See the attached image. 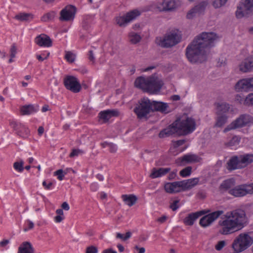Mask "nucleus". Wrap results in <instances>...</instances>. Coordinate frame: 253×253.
<instances>
[{"mask_svg": "<svg viewBox=\"0 0 253 253\" xmlns=\"http://www.w3.org/2000/svg\"><path fill=\"white\" fill-rule=\"evenodd\" d=\"M174 125L176 127L177 132H181L184 135L193 132L196 129V122L191 117L176 120L174 122Z\"/></svg>", "mask_w": 253, "mask_h": 253, "instance_id": "obj_7", "label": "nucleus"}, {"mask_svg": "<svg viewBox=\"0 0 253 253\" xmlns=\"http://www.w3.org/2000/svg\"><path fill=\"white\" fill-rule=\"evenodd\" d=\"M176 176V171H172L171 172L168 176L169 180H172L174 179Z\"/></svg>", "mask_w": 253, "mask_h": 253, "instance_id": "obj_59", "label": "nucleus"}, {"mask_svg": "<svg viewBox=\"0 0 253 253\" xmlns=\"http://www.w3.org/2000/svg\"><path fill=\"white\" fill-rule=\"evenodd\" d=\"M226 242L224 240L218 241L215 245V249L217 251H221L226 245Z\"/></svg>", "mask_w": 253, "mask_h": 253, "instance_id": "obj_47", "label": "nucleus"}, {"mask_svg": "<svg viewBox=\"0 0 253 253\" xmlns=\"http://www.w3.org/2000/svg\"><path fill=\"white\" fill-rule=\"evenodd\" d=\"M88 59L90 61L92 62L93 63L94 62L95 58L92 50H89L88 52Z\"/></svg>", "mask_w": 253, "mask_h": 253, "instance_id": "obj_56", "label": "nucleus"}, {"mask_svg": "<svg viewBox=\"0 0 253 253\" xmlns=\"http://www.w3.org/2000/svg\"><path fill=\"white\" fill-rule=\"evenodd\" d=\"M81 152L80 150L74 149L72 150V152L70 154V157H74L75 156H77Z\"/></svg>", "mask_w": 253, "mask_h": 253, "instance_id": "obj_57", "label": "nucleus"}, {"mask_svg": "<svg viewBox=\"0 0 253 253\" xmlns=\"http://www.w3.org/2000/svg\"><path fill=\"white\" fill-rule=\"evenodd\" d=\"M217 38L213 32H203L197 36L186 47V55L188 60L193 63L206 61L209 49L214 45Z\"/></svg>", "mask_w": 253, "mask_h": 253, "instance_id": "obj_1", "label": "nucleus"}, {"mask_svg": "<svg viewBox=\"0 0 253 253\" xmlns=\"http://www.w3.org/2000/svg\"><path fill=\"white\" fill-rule=\"evenodd\" d=\"M178 0H163L158 2L156 8L159 11H170L176 9L179 5Z\"/></svg>", "mask_w": 253, "mask_h": 253, "instance_id": "obj_12", "label": "nucleus"}, {"mask_svg": "<svg viewBox=\"0 0 253 253\" xmlns=\"http://www.w3.org/2000/svg\"><path fill=\"white\" fill-rule=\"evenodd\" d=\"M253 10V0H241L236 11V16L241 18Z\"/></svg>", "mask_w": 253, "mask_h": 253, "instance_id": "obj_10", "label": "nucleus"}, {"mask_svg": "<svg viewBox=\"0 0 253 253\" xmlns=\"http://www.w3.org/2000/svg\"><path fill=\"white\" fill-rule=\"evenodd\" d=\"M207 5V3L206 2L203 1L198 5L195 6L187 13L186 16L187 18L188 19H191L197 14H200L202 13L205 10Z\"/></svg>", "mask_w": 253, "mask_h": 253, "instance_id": "obj_24", "label": "nucleus"}, {"mask_svg": "<svg viewBox=\"0 0 253 253\" xmlns=\"http://www.w3.org/2000/svg\"><path fill=\"white\" fill-rule=\"evenodd\" d=\"M65 58L70 63H73L76 59V55L71 51H66Z\"/></svg>", "mask_w": 253, "mask_h": 253, "instance_id": "obj_42", "label": "nucleus"}, {"mask_svg": "<svg viewBox=\"0 0 253 253\" xmlns=\"http://www.w3.org/2000/svg\"><path fill=\"white\" fill-rule=\"evenodd\" d=\"M18 253H35V251L31 243L24 242L19 247Z\"/></svg>", "mask_w": 253, "mask_h": 253, "instance_id": "obj_31", "label": "nucleus"}, {"mask_svg": "<svg viewBox=\"0 0 253 253\" xmlns=\"http://www.w3.org/2000/svg\"><path fill=\"white\" fill-rule=\"evenodd\" d=\"M35 42L40 46L49 47L52 45V41L49 38L44 34H41L37 36L35 40Z\"/></svg>", "mask_w": 253, "mask_h": 253, "instance_id": "obj_22", "label": "nucleus"}, {"mask_svg": "<svg viewBox=\"0 0 253 253\" xmlns=\"http://www.w3.org/2000/svg\"><path fill=\"white\" fill-rule=\"evenodd\" d=\"M61 207L62 209H64L65 211H68L70 209L69 205L66 202H63L62 203Z\"/></svg>", "mask_w": 253, "mask_h": 253, "instance_id": "obj_63", "label": "nucleus"}, {"mask_svg": "<svg viewBox=\"0 0 253 253\" xmlns=\"http://www.w3.org/2000/svg\"><path fill=\"white\" fill-rule=\"evenodd\" d=\"M164 188L166 192L170 194L184 191L181 181L167 182L165 184Z\"/></svg>", "mask_w": 253, "mask_h": 253, "instance_id": "obj_17", "label": "nucleus"}, {"mask_svg": "<svg viewBox=\"0 0 253 253\" xmlns=\"http://www.w3.org/2000/svg\"><path fill=\"white\" fill-rule=\"evenodd\" d=\"M244 104L246 105H253V93L249 94L244 100Z\"/></svg>", "mask_w": 253, "mask_h": 253, "instance_id": "obj_44", "label": "nucleus"}, {"mask_svg": "<svg viewBox=\"0 0 253 253\" xmlns=\"http://www.w3.org/2000/svg\"><path fill=\"white\" fill-rule=\"evenodd\" d=\"M228 117L227 115H217L216 118V122L215 123V126L217 127H221L223 126L227 121Z\"/></svg>", "mask_w": 253, "mask_h": 253, "instance_id": "obj_35", "label": "nucleus"}, {"mask_svg": "<svg viewBox=\"0 0 253 253\" xmlns=\"http://www.w3.org/2000/svg\"><path fill=\"white\" fill-rule=\"evenodd\" d=\"M182 183L183 190L186 191L192 188L198 184L199 178L198 177L189 179L181 181Z\"/></svg>", "mask_w": 253, "mask_h": 253, "instance_id": "obj_30", "label": "nucleus"}, {"mask_svg": "<svg viewBox=\"0 0 253 253\" xmlns=\"http://www.w3.org/2000/svg\"><path fill=\"white\" fill-rule=\"evenodd\" d=\"M10 51H11V55H10L11 58H10L9 60V63H11L13 61L12 58L15 57L16 49L15 48L14 44H13V45L12 46Z\"/></svg>", "mask_w": 253, "mask_h": 253, "instance_id": "obj_52", "label": "nucleus"}, {"mask_svg": "<svg viewBox=\"0 0 253 253\" xmlns=\"http://www.w3.org/2000/svg\"><path fill=\"white\" fill-rule=\"evenodd\" d=\"M210 212L209 210H201L191 212L188 214L183 220V222L185 225L192 226L195 221L200 216L206 214Z\"/></svg>", "mask_w": 253, "mask_h": 253, "instance_id": "obj_16", "label": "nucleus"}, {"mask_svg": "<svg viewBox=\"0 0 253 253\" xmlns=\"http://www.w3.org/2000/svg\"><path fill=\"white\" fill-rule=\"evenodd\" d=\"M98 188V184L97 183H93L90 184V188L92 191H96Z\"/></svg>", "mask_w": 253, "mask_h": 253, "instance_id": "obj_55", "label": "nucleus"}, {"mask_svg": "<svg viewBox=\"0 0 253 253\" xmlns=\"http://www.w3.org/2000/svg\"><path fill=\"white\" fill-rule=\"evenodd\" d=\"M49 55V53H47L46 55L43 54L42 55H37V58L40 61H43L46 59Z\"/></svg>", "mask_w": 253, "mask_h": 253, "instance_id": "obj_54", "label": "nucleus"}, {"mask_svg": "<svg viewBox=\"0 0 253 253\" xmlns=\"http://www.w3.org/2000/svg\"><path fill=\"white\" fill-rule=\"evenodd\" d=\"M229 194L235 197H242L247 195L246 184L235 185L233 189L229 192Z\"/></svg>", "mask_w": 253, "mask_h": 253, "instance_id": "obj_21", "label": "nucleus"}, {"mask_svg": "<svg viewBox=\"0 0 253 253\" xmlns=\"http://www.w3.org/2000/svg\"><path fill=\"white\" fill-rule=\"evenodd\" d=\"M247 222V217L244 210L236 209L227 212L218 221V232L223 235L231 234L244 227Z\"/></svg>", "mask_w": 253, "mask_h": 253, "instance_id": "obj_2", "label": "nucleus"}, {"mask_svg": "<svg viewBox=\"0 0 253 253\" xmlns=\"http://www.w3.org/2000/svg\"><path fill=\"white\" fill-rule=\"evenodd\" d=\"M39 111V106L34 104H29L22 106L20 109L22 115H31Z\"/></svg>", "mask_w": 253, "mask_h": 253, "instance_id": "obj_28", "label": "nucleus"}, {"mask_svg": "<svg viewBox=\"0 0 253 253\" xmlns=\"http://www.w3.org/2000/svg\"><path fill=\"white\" fill-rule=\"evenodd\" d=\"M253 243V238L249 234L243 233L240 234L234 239L232 244V248L235 253H239L246 250Z\"/></svg>", "mask_w": 253, "mask_h": 253, "instance_id": "obj_6", "label": "nucleus"}, {"mask_svg": "<svg viewBox=\"0 0 253 253\" xmlns=\"http://www.w3.org/2000/svg\"><path fill=\"white\" fill-rule=\"evenodd\" d=\"M163 81L155 76L144 77L140 76L136 79L134 85L137 88L150 94H157L162 88Z\"/></svg>", "mask_w": 253, "mask_h": 253, "instance_id": "obj_3", "label": "nucleus"}, {"mask_svg": "<svg viewBox=\"0 0 253 253\" xmlns=\"http://www.w3.org/2000/svg\"><path fill=\"white\" fill-rule=\"evenodd\" d=\"M235 185V180L233 178H229L222 182L219 186V190L221 193L227 192L229 194V192L233 189Z\"/></svg>", "mask_w": 253, "mask_h": 253, "instance_id": "obj_20", "label": "nucleus"}, {"mask_svg": "<svg viewBox=\"0 0 253 253\" xmlns=\"http://www.w3.org/2000/svg\"><path fill=\"white\" fill-rule=\"evenodd\" d=\"M76 8L72 5L65 6L60 12L59 19L61 21H73L75 17Z\"/></svg>", "mask_w": 253, "mask_h": 253, "instance_id": "obj_14", "label": "nucleus"}, {"mask_svg": "<svg viewBox=\"0 0 253 253\" xmlns=\"http://www.w3.org/2000/svg\"><path fill=\"white\" fill-rule=\"evenodd\" d=\"M42 185L45 187V189H50L52 185V183L50 182L47 183L45 181H43L42 182Z\"/></svg>", "mask_w": 253, "mask_h": 253, "instance_id": "obj_58", "label": "nucleus"}, {"mask_svg": "<svg viewBox=\"0 0 253 253\" xmlns=\"http://www.w3.org/2000/svg\"><path fill=\"white\" fill-rule=\"evenodd\" d=\"M64 219V216L57 215L54 217V221L57 223L61 222Z\"/></svg>", "mask_w": 253, "mask_h": 253, "instance_id": "obj_60", "label": "nucleus"}, {"mask_svg": "<svg viewBox=\"0 0 253 253\" xmlns=\"http://www.w3.org/2000/svg\"><path fill=\"white\" fill-rule=\"evenodd\" d=\"M9 243V240L7 239L3 240L0 242V247H5Z\"/></svg>", "mask_w": 253, "mask_h": 253, "instance_id": "obj_62", "label": "nucleus"}, {"mask_svg": "<svg viewBox=\"0 0 253 253\" xmlns=\"http://www.w3.org/2000/svg\"><path fill=\"white\" fill-rule=\"evenodd\" d=\"M185 142V140L184 139L178 140L173 142V148L171 149V150L172 151L173 149L178 150V147L184 144Z\"/></svg>", "mask_w": 253, "mask_h": 253, "instance_id": "obj_45", "label": "nucleus"}, {"mask_svg": "<svg viewBox=\"0 0 253 253\" xmlns=\"http://www.w3.org/2000/svg\"><path fill=\"white\" fill-rule=\"evenodd\" d=\"M181 38L178 31L174 30L167 33L163 37H157L155 41L156 44L162 47L169 48L178 43Z\"/></svg>", "mask_w": 253, "mask_h": 253, "instance_id": "obj_4", "label": "nucleus"}, {"mask_svg": "<svg viewBox=\"0 0 253 253\" xmlns=\"http://www.w3.org/2000/svg\"><path fill=\"white\" fill-rule=\"evenodd\" d=\"M93 18L90 15H86L84 17L82 21V26L85 29L87 30L90 26V24L92 21Z\"/></svg>", "mask_w": 253, "mask_h": 253, "instance_id": "obj_36", "label": "nucleus"}, {"mask_svg": "<svg viewBox=\"0 0 253 253\" xmlns=\"http://www.w3.org/2000/svg\"><path fill=\"white\" fill-rule=\"evenodd\" d=\"M65 172H64L63 170L61 169H58L54 172V175L57 176V178L59 180H62L64 179Z\"/></svg>", "mask_w": 253, "mask_h": 253, "instance_id": "obj_46", "label": "nucleus"}, {"mask_svg": "<svg viewBox=\"0 0 253 253\" xmlns=\"http://www.w3.org/2000/svg\"><path fill=\"white\" fill-rule=\"evenodd\" d=\"M215 105L216 106L217 115H226L230 111L233 112V110L230 108V105L226 102H217Z\"/></svg>", "mask_w": 253, "mask_h": 253, "instance_id": "obj_26", "label": "nucleus"}, {"mask_svg": "<svg viewBox=\"0 0 253 253\" xmlns=\"http://www.w3.org/2000/svg\"><path fill=\"white\" fill-rule=\"evenodd\" d=\"M30 133L28 128L21 123H17V134L22 137H27Z\"/></svg>", "mask_w": 253, "mask_h": 253, "instance_id": "obj_33", "label": "nucleus"}, {"mask_svg": "<svg viewBox=\"0 0 253 253\" xmlns=\"http://www.w3.org/2000/svg\"><path fill=\"white\" fill-rule=\"evenodd\" d=\"M179 201L178 200L174 201L170 205V208L173 211H175L179 208V206L178 204L179 203Z\"/></svg>", "mask_w": 253, "mask_h": 253, "instance_id": "obj_50", "label": "nucleus"}, {"mask_svg": "<svg viewBox=\"0 0 253 253\" xmlns=\"http://www.w3.org/2000/svg\"><path fill=\"white\" fill-rule=\"evenodd\" d=\"M64 84L65 87L74 93L80 91L82 87L78 79L73 76H67L64 79Z\"/></svg>", "mask_w": 253, "mask_h": 253, "instance_id": "obj_11", "label": "nucleus"}, {"mask_svg": "<svg viewBox=\"0 0 253 253\" xmlns=\"http://www.w3.org/2000/svg\"><path fill=\"white\" fill-rule=\"evenodd\" d=\"M152 111V103L148 98L140 99L134 109L138 118L147 116Z\"/></svg>", "mask_w": 253, "mask_h": 253, "instance_id": "obj_9", "label": "nucleus"}, {"mask_svg": "<svg viewBox=\"0 0 253 253\" xmlns=\"http://www.w3.org/2000/svg\"><path fill=\"white\" fill-rule=\"evenodd\" d=\"M97 248L95 246L88 247L86 249V253H97Z\"/></svg>", "mask_w": 253, "mask_h": 253, "instance_id": "obj_51", "label": "nucleus"}, {"mask_svg": "<svg viewBox=\"0 0 253 253\" xmlns=\"http://www.w3.org/2000/svg\"><path fill=\"white\" fill-rule=\"evenodd\" d=\"M55 12L50 11L44 14L41 18V20L43 22H47L53 20L55 16Z\"/></svg>", "mask_w": 253, "mask_h": 253, "instance_id": "obj_39", "label": "nucleus"}, {"mask_svg": "<svg viewBox=\"0 0 253 253\" xmlns=\"http://www.w3.org/2000/svg\"><path fill=\"white\" fill-rule=\"evenodd\" d=\"M33 18V16L31 14L27 13H20L17 14V20L22 21H27Z\"/></svg>", "mask_w": 253, "mask_h": 253, "instance_id": "obj_37", "label": "nucleus"}, {"mask_svg": "<svg viewBox=\"0 0 253 253\" xmlns=\"http://www.w3.org/2000/svg\"><path fill=\"white\" fill-rule=\"evenodd\" d=\"M223 213L222 211H217L209 213L200 219L199 224L203 227L209 226Z\"/></svg>", "mask_w": 253, "mask_h": 253, "instance_id": "obj_15", "label": "nucleus"}, {"mask_svg": "<svg viewBox=\"0 0 253 253\" xmlns=\"http://www.w3.org/2000/svg\"><path fill=\"white\" fill-rule=\"evenodd\" d=\"M252 121L253 118L251 116L247 114L241 115L227 126L224 128V132H227L232 129L249 126L252 122Z\"/></svg>", "mask_w": 253, "mask_h": 253, "instance_id": "obj_8", "label": "nucleus"}, {"mask_svg": "<svg viewBox=\"0 0 253 253\" xmlns=\"http://www.w3.org/2000/svg\"><path fill=\"white\" fill-rule=\"evenodd\" d=\"M119 112L117 110H106L99 113L100 119L104 122H108L112 117L118 116Z\"/></svg>", "mask_w": 253, "mask_h": 253, "instance_id": "obj_25", "label": "nucleus"}, {"mask_svg": "<svg viewBox=\"0 0 253 253\" xmlns=\"http://www.w3.org/2000/svg\"><path fill=\"white\" fill-rule=\"evenodd\" d=\"M175 133L178 132L176 127L174 125L173 123L171 125H170L168 127L162 130L159 134V136L160 138H165Z\"/></svg>", "mask_w": 253, "mask_h": 253, "instance_id": "obj_29", "label": "nucleus"}, {"mask_svg": "<svg viewBox=\"0 0 253 253\" xmlns=\"http://www.w3.org/2000/svg\"><path fill=\"white\" fill-rule=\"evenodd\" d=\"M253 162V154H246L232 157L227 163V169L232 170L244 168Z\"/></svg>", "mask_w": 253, "mask_h": 253, "instance_id": "obj_5", "label": "nucleus"}, {"mask_svg": "<svg viewBox=\"0 0 253 253\" xmlns=\"http://www.w3.org/2000/svg\"><path fill=\"white\" fill-rule=\"evenodd\" d=\"M131 235V233L130 232H127L126 233L125 235L122 234L120 233H117L116 234V238L121 239L122 241H125L128 239Z\"/></svg>", "mask_w": 253, "mask_h": 253, "instance_id": "obj_43", "label": "nucleus"}, {"mask_svg": "<svg viewBox=\"0 0 253 253\" xmlns=\"http://www.w3.org/2000/svg\"><path fill=\"white\" fill-rule=\"evenodd\" d=\"M253 88L252 78L243 79L239 80L235 84V88L237 91H247Z\"/></svg>", "mask_w": 253, "mask_h": 253, "instance_id": "obj_18", "label": "nucleus"}, {"mask_svg": "<svg viewBox=\"0 0 253 253\" xmlns=\"http://www.w3.org/2000/svg\"><path fill=\"white\" fill-rule=\"evenodd\" d=\"M240 141V138L238 136H235L232 137L231 140L229 142V145L230 146H233L237 145H238Z\"/></svg>", "mask_w": 253, "mask_h": 253, "instance_id": "obj_49", "label": "nucleus"}, {"mask_svg": "<svg viewBox=\"0 0 253 253\" xmlns=\"http://www.w3.org/2000/svg\"><path fill=\"white\" fill-rule=\"evenodd\" d=\"M129 39L130 42L133 44H136L139 42L141 40V37L138 34L134 32H130L129 34Z\"/></svg>", "mask_w": 253, "mask_h": 253, "instance_id": "obj_38", "label": "nucleus"}, {"mask_svg": "<svg viewBox=\"0 0 253 253\" xmlns=\"http://www.w3.org/2000/svg\"><path fill=\"white\" fill-rule=\"evenodd\" d=\"M199 157L194 154H186L178 158L176 163L178 166H184L187 164L198 162Z\"/></svg>", "mask_w": 253, "mask_h": 253, "instance_id": "obj_19", "label": "nucleus"}, {"mask_svg": "<svg viewBox=\"0 0 253 253\" xmlns=\"http://www.w3.org/2000/svg\"><path fill=\"white\" fill-rule=\"evenodd\" d=\"M170 171V168H160L158 169L154 168L151 170L150 177L152 179L161 177L166 175Z\"/></svg>", "mask_w": 253, "mask_h": 253, "instance_id": "obj_27", "label": "nucleus"}, {"mask_svg": "<svg viewBox=\"0 0 253 253\" xmlns=\"http://www.w3.org/2000/svg\"><path fill=\"white\" fill-rule=\"evenodd\" d=\"M140 14L139 11L134 9L127 12L125 16L117 17L116 21L120 26L124 27L130 21L135 19Z\"/></svg>", "mask_w": 253, "mask_h": 253, "instance_id": "obj_13", "label": "nucleus"}, {"mask_svg": "<svg viewBox=\"0 0 253 253\" xmlns=\"http://www.w3.org/2000/svg\"><path fill=\"white\" fill-rule=\"evenodd\" d=\"M247 194H253V183L251 184H246Z\"/></svg>", "mask_w": 253, "mask_h": 253, "instance_id": "obj_53", "label": "nucleus"}, {"mask_svg": "<svg viewBox=\"0 0 253 253\" xmlns=\"http://www.w3.org/2000/svg\"><path fill=\"white\" fill-rule=\"evenodd\" d=\"M240 70L244 73L251 72L253 70V58L248 57L244 59L239 65Z\"/></svg>", "mask_w": 253, "mask_h": 253, "instance_id": "obj_23", "label": "nucleus"}, {"mask_svg": "<svg viewBox=\"0 0 253 253\" xmlns=\"http://www.w3.org/2000/svg\"><path fill=\"white\" fill-rule=\"evenodd\" d=\"M122 199L124 203L130 207L135 205L138 200L137 197L134 194L122 195Z\"/></svg>", "mask_w": 253, "mask_h": 253, "instance_id": "obj_32", "label": "nucleus"}, {"mask_svg": "<svg viewBox=\"0 0 253 253\" xmlns=\"http://www.w3.org/2000/svg\"><path fill=\"white\" fill-rule=\"evenodd\" d=\"M152 103V111L155 110L165 112L168 107L167 103L153 101Z\"/></svg>", "mask_w": 253, "mask_h": 253, "instance_id": "obj_34", "label": "nucleus"}, {"mask_svg": "<svg viewBox=\"0 0 253 253\" xmlns=\"http://www.w3.org/2000/svg\"><path fill=\"white\" fill-rule=\"evenodd\" d=\"M191 171L192 168L191 167L189 166L182 169L180 171L179 174L182 177H186L189 176L191 174Z\"/></svg>", "mask_w": 253, "mask_h": 253, "instance_id": "obj_40", "label": "nucleus"}, {"mask_svg": "<svg viewBox=\"0 0 253 253\" xmlns=\"http://www.w3.org/2000/svg\"><path fill=\"white\" fill-rule=\"evenodd\" d=\"M228 0H212V5L215 8H220L224 5Z\"/></svg>", "mask_w": 253, "mask_h": 253, "instance_id": "obj_41", "label": "nucleus"}, {"mask_svg": "<svg viewBox=\"0 0 253 253\" xmlns=\"http://www.w3.org/2000/svg\"><path fill=\"white\" fill-rule=\"evenodd\" d=\"M109 147H110V151L111 152H115L117 151V147L116 145H114L113 143H110V144H109Z\"/></svg>", "mask_w": 253, "mask_h": 253, "instance_id": "obj_61", "label": "nucleus"}, {"mask_svg": "<svg viewBox=\"0 0 253 253\" xmlns=\"http://www.w3.org/2000/svg\"><path fill=\"white\" fill-rule=\"evenodd\" d=\"M24 162L22 160L17 161V171L19 172H22L24 169Z\"/></svg>", "mask_w": 253, "mask_h": 253, "instance_id": "obj_48", "label": "nucleus"}, {"mask_svg": "<svg viewBox=\"0 0 253 253\" xmlns=\"http://www.w3.org/2000/svg\"><path fill=\"white\" fill-rule=\"evenodd\" d=\"M102 253H117V252L116 251H114L111 249H109L104 250Z\"/></svg>", "mask_w": 253, "mask_h": 253, "instance_id": "obj_64", "label": "nucleus"}]
</instances>
